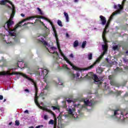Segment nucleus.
Masks as SVG:
<instances>
[{
	"mask_svg": "<svg viewBox=\"0 0 128 128\" xmlns=\"http://www.w3.org/2000/svg\"><path fill=\"white\" fill-rule=\"evenodd\" d=\"M78 2V0H74L75 2Z\"/></svg>",
	"mask_w": 128,
	"mask_h": 128,
	"instance_id": "49530a36",
	"label": "nucleus"
},
{
	"mask_svg": "<svg viewBox=\"0 0 128 128\" xmlns=\"http://www.w3.org/2000/svg\"><path fill=\"white\" fill-rule=\"evenodd\" d=\"M63 104H64V102H62Z\"/></svg>",
	"mask_w": 128,
	"mask_h": 128,
	"instance_id": "6e6d98bb",
	"label": "nucleus"
},
{
	"mask_svg": "<svg viewBox=\"0 0 128 128\" xmlns=\"http://www.w3.org/2000/svg\"><path fill=\"white\" fill-rule=\"evenodd\" d=\"M126 0H123V2H126Z\"/></svg>",
	"mask_w": 128,
	"mask_h": 128,
	"instance_id": "864d4df0",
	"label": "nucleus"
},
{
	"mask_svg": "<svg viewBox=\"0 0 128 128\" xmlns=\"http://www.w3.org/2000/svg\"><path fill=\"white\" fill-rule=\"evenodd\" d=\"M106 60L108 62V58H106Z\"/></svg>",
	"mask_w": 128,
	"mask_h": 128,
	"instance_id": "09e8293b",
	"label": "nucleus"
},
{
	"mask_svg": "<svg viewBox=\"0 0 128 128\" xmlns=\"http://www.w3.org/2000/svg\"><path fill=\"white\" fill-rule=\"evenodd\" d=\"M21 16H22V18H24V14H22Z\"/></svg>",
	"mask_w": 128,
	"mask_h": 128,
	"instance_id": "37998d69",
	"label": "nucleus"
},
{
	"mask_svg": "<svg viewBox=\"0 0 128 128\" xmlns=\"http://www.w3.org/2000/svg\"><path fill=\"white\" fill-rule=\"evenodd\" d=\"M100 18L101 20V24L104 26V24H106V18L102 16H100Z\"/></svg>",
	"mask_w": 128,
	"mask_h": 128,
	"instance_id": "ddd939ff",
	"label": "nucleus"
},
{
	"mask_svg": "<svg viewBox=\"0 0 128 128\" xmlns=\"http://www.w3.org/2000/svg\"><path fill=\"white\" fill-rule=\"evenodd\" d=\"M10 70H12V69H9L7 71H2L0 72V76H12V74H20V76H22L24 78H26V80H29V82H31L34 86V90H35V98H34V102L36 106L39 107L40 110H45L46 112H50V114H53V116L54 114V112L52 111L48 110V108H46V106H40V104H38V87L36 86V82L32 78H30L26 74H24V73L17 72H12V73H10Z\"/></svg>",
	"mask_w": 128,
	"mask_h": 128,
	"instance_id": "7ed1b4c3",
	"label": "nucleus"
},
{
	"mask_svg": "<svg viewBox=\"0 0 128 128\" xmlns=\"http://www.w3.org/2000/svg\"><path fill=\"white\" fill-rule=\"evenodd\" d=\"M58 24L60 26H62V21L60 20H58Z\"/></svg>",
	"mask_w": 128,
	"mask_h": 128,
	"instance_id": "a878e982",
	"label": "nucleus"
},
{
	"mask_svg": "<svg viewBox=\"0 0 128 128\" xmlns=\"http://www.w3.org/2000/svg\"><path fill=\"white\" fill-rule=\"evenodd\" d=\"M118 95L120 94V91H118Z\"/></svg>",
	"mask_w": 128,
	"mask_h": 128,
	"instance_id": "a18cd8bd",
	"label": "nucleus"
},
{
	"mask_svg": "<svg viewBox=\"0 0 128 128\" xmlns=\"http://www.w3.org/2000/svg\"><path fill=\"white\" fill-rule=\"evenodd\" d=\"M112 76H109L108 77L109 80H112Z\"/></svg>",
	"mask_w": 128,
	"mask_h": 128,
	"instance_id": "79ce46f5",
	"label": "nucleus"
},
{
	"mask_svg": "<svg viewBox=\"0 0 128 128\" xmlns=\"http://www.w3.org/2000/svg\"><path fill=\"white\" fill-rule=\"evenodd\" d=\"M58 128H64V124H58Z\"/></svg>",
	"mask_w": 128,
	"mask_h": 128,
	"instance_id": "bb28decb",
	"label": "nucleus"
},
{
	"mask_svg": "<svg viewBox=\"0 0 128 128\" xmlns=\"http://www.w3.org/2000/svg\"><path fill=\"white\" fill-rule=\"evenodd\" d=\"M66 38H70V36L68 35V33L66 34Z\"/></svg>",
	"mask_w": 128,
	"mask_h": 128,
	"instance_id": "58836bf2",
	"label": "nucleus"
},
{
	"mask_svg": "<svg viewBox=\"0 0 128 128\" xmlns=\"http://www.w3.org/2000/svg\"><path fill=\"white\" fill-rule=\"evenodd\" d=\"M48 124H54V128H56V124H57L56 118H54V120H50L48 122Z\"/></svg>",
	"mask_w": 128,
	"mask_h": 128,
	"instance_id": "4468645a",
	"label": "nucleus"
},
{
	"mask_svg": "<svg viewBox=\"0 0 128 128\" xmlns=\"http://www.w3.org/2000/svg\"><path fill=\"white\" fill-rule=\"evenodd\" d=\"M84 104L81 105L78 104H74V107L70 106L67 108L66 110L68 114H65L63 116L64 118H72L74 120L78 118V114L76 113V109L74 108H88V106H94L96 104V101L94 100H90L89 99H85L84 100Z\"/></svg>",
	"mask_w": 128,
	"mask_h": 128,
	"instance_id": "20e7f679",
	"label": "nucleus"
},
{
	"mask_svg": "<svg viewBox=\"0 0 128 128\" xmlns=\"http://www.w3.org/2000/svg\"><path fill=\"white\" fill-rule=\"evenodd\" d=\"M89 78H92L94 80V84H100L102 82L104 78H98L96 75L94 74L92 72H90L88 74Z\"/></svg>",
	"mask_w": 128,
	"mask_h": 128,
	"instance_id": "0eeeda50",
	"label": "nucleus"
},
{
	"mask_svg": "<svg viewBox=\"0 0 128 128\" xmlns=\"http://www.w3.org/2000/svg\"><path fill=\"white\" fill-rule=\"evenodd\" d=\"M56 127H54V128H56Z\"/></svg>",
	"mask_w": 128,
	"mask_h": 128,
	"instance_id": "4d7b16f0",
	"label": "nucleus"
},
{
	"mask_svg": "<svg viewBox=\"0 0 128 128\" xmlns=\"http://www.w3.org/2000/svg\"><path fill=\"white\" fill-rule=\"evenodd\" d=\"M6 100L4 99V102H6Z\"/></svg>",
	"mask_w": 128,
	"mask_h": 128,
	"instance_id": "603ef678",
	"label": "nucleus"
},
{
	"mask_svg": "<svg viewBox=\"0 0 128 128\" xmlns=\"http://www.w3.org/2000/svg\"><path fill=\"white\" fill-rule=\"evenodd\" d=\"M15 124H16V126H20V121H18V120H16V121L15 122Z\"/></svg>",
	"mask_w": 128,
	"mask_h": 128,
	"instance_id": "c85d7f7f",
	"label": "nucleus"
},
{
	"mask_svg": "<svg viewBox=\"0 0 128 128\" xmlns=\"http://www.w3.org/2000/svg\"><path fill=\"white\" fill-rule=\"evenodd\" d=\"M63 68L65 70H70V68H68V66L66 64H64L62 66Z\"/></svg>",
	"mask_w": 128,
	"mask_h": 128,
	"instance_id": "a211bd4d",
	"label": "nucleus"
},
{
	"mask_svg": "<svg viewBox=\"0 0 128 128\" xmlns=\"http://www.w3.org/2000/svg\"><path fill=\"white\" fill-rule=\"evenodd\" d=\"M48 50L50 54H54V55H53V56L54 58H58V52H56V48L51 47L50 49H48Z\"/></svg>",
	"mask_w": 128,
	"mask_h": 128,
	"instance_id": "9b49d317",
	"label": "nucleus"
},
{
	"mask_svg": "<svg viewBox=\"0 0 128 128\" xmlns=\"http://www.w3.org/2000/svg\"><path fill=\"white\" fill-rule=\"evenodd\" d=\"M30 24V22H28V23H25V24H24V26H26V24Z\"/></svg>",
	"mask_w": 128,
	"mask_h": 128,
	"instance_id": "de8ad7c7",
	"label": "nucleus"
},
{
	"mask_svg": "<svg viewBox=\"0 0 128 128\" xmlns=\"http://www.w3.org/2000/svg\"><path fill=\"white\" fill-rule=\"evenodd\" d=\"M86 41H84L83 42H82V48H84V47L86 46Z\"/></svg>",
	"mask_w": 128,
	"mask_h": 128,
	"instance_id": "b1692460",
	"label": "nucleus"
},
{
	"mask_svg": "<svg viewBox=\"0 0 128 128\" xmlns=\"http://www.w3.org/2000/svg\"><path fill=\"white\" fill-rule=\"evenodd\" d=\"M46 28L47 29L46 30V33H44L45 34H50V30H48L47 27H46Z\"/></svg>",
	"mask_w": 128,
	"mask_h": 128,
	"instance_id": "2f4dec72",
	"label": "nucleus"
},
{
	"mask_svg": "<svg viewBox=\"0 0 128 128\" xmlns=\"http://www.w3.org/2000/svg\"><path fill=\"white\" fill-rule=\"evenodd\" d=\"M3 38L4 40L6 42L8 46H13L14 44H16V42H18V39L16 38L14 39V42L10 41L8 36H4V38Z\"/></svg>",
	"mask_w": 128,
	"mask_h": 128,
	"instance_id": "9d476101",
	"label": "nucleus"
},
{
	"mask_svg": "<svg viewBox=\"0 0 128 128\" xmlns=\"http://www.w3.org/2000/svg\"><path fill=\"white\" fill-rule=\"evenodd\" d=\"M59 82L58 83V84H60V86H62V82H60V80H58Z\"/></svg>",
	"mask_w": 128,
	"mask_h": 128,
	"instance_id": "f704fd0d",
	"label": "nucleus"
},
{
	"mask_svg": "<svg viewBox=\"0 0 128 128\" xmlns=\"http://www.w3.org/2000/svg\"><path fill=\"white\" fill-rule=\"evenodd\" d=\"M66 102H67L68 104H70V102H72L74 101L72 100L70 98H68V99H66Z\"/></svg>",
	"mask_w": 128,
	"mask_h": 128,
	"instance_id": "393cba45",
	"label": "nucleus"
},
{
	"mask_svg": "<svg viewBox=\"0 0 128 128\" xmlns=\"http://www.w3.org/2000/svg\"><path fill=\"white\" fill-rule=\"evenodd\" d=\"M70 56L72 58H74V54H70Z\"/></svg>",
	"mask_w": 128,
	"mask_h": 128,
	"instance_id": "4c0bfd02",
	"label": "nucleus"
},
{
	"mask_svg": "<svg viewBox=\"0 0 128 128\" xmlns=\"http://www.w3.org/2000/svg\"><path fill=\"white\" fill-rule=\"evenodd\" d=\"M64 16L66 18V22H70V17L68 16V14L66 12H64Z\"/></svg>",
	"mask_w": 128,
	"mask_h": 128,
	"instance_id": "dca6fc26",
	"label": "nucleus"
},
{
	"mask_svg": "<svg viewBox=\"0 0 128 128\" xmlns=\"http://www.w3.org/2000/svg\"><path fill=\"white\" fill-rule=\"evenodd\" d=\"M48 71L46 69H44L42 68H38L35 71V74L37 76H42L44 77V80L45 84L43 86V90H42L41 94H40V96H46L48 94V84L46 81V78H48Z\"/></svg>",
	"mask_w": 128,
	"mask_h": 128,
	"instance_id": "39448f33",
	"label": "nucleus"
},
{
	"mask_svg": "<svg viewBox=\"0 0 128 128\" xmlns=\"http://www.w3.org/2000/svg\"><path fill=\"white\" fill-rule=\"evenodd\" d=\"M12 124V122H10L9 123V125L10 126V124Z\"/></svg>",
	"mask_w": 128,
	"mask_h": 128,
	"instance_id": "8fccbe9b",
	"label": "nucleus"
},
{
	"mask_svg": "<svg viewBox=\"0 0 128 128\" xmlns=\"http://www.w3.org/2000/svg\"><path fill=\"white\" fill-rule=\"evenodd\" d=\"M46 28L47 29L46 30V33H44L45 34H50V30H48L47 27H46Z\"/></svg>",
	"mask_w": 128,
	"mask_h": 128,
	"instance_id": "7c9ffc66",
	"label": "nucleus"
},
{
	"mask_svg": "<svg viewBox=\"0 0 128 128\" xmlns=\"http://www.w3.org/2000/svg\"><path fill=\"white\" fill-rule=\"evenodd\" d=\"M52 108L54 110H58V112H60V108L58 107H56V106H52Z\"/></svg>",
	"mask_w": 128,
	"mask_h": 128,
	"instance_id": "5701e85b",
	"label": "nucleus"
},
{
	"mask_svg": "<svg viewBox=\"0 0 128 128\" xmlns=\"http://www.w3.org/2000/svg\"><path fill=\"white\" fill-rule=\"evenodd\" d=\"M22 62V60H18V62L17 64L18 68H24V66H26V64H24Z\"/></svg>",
	"mask_w": 128,
	"mask_h": 128,
	"instance_id": "2eb2a0df",
	"label": "nucleus"
},
{
	"mask_svg": "<svg viewBox=\"0 0 128 128\" xmlns=\"http://www.w3.org/2000/svg\"><path fill=\"white\" fill-rule=\"evenodd\" d=\"M0 66H6V60H4V58H2V60H0Z\"/></svg>",
	"mask_w": 128,
	"mask_h": 128,
	"instance_id": "f3484780",
	"label": "nucleus"
},
{
	"mask_svg": "<svg viewBox=\"0 0 128 128\" xmlns=\"http://www.w3.org/2000/svg\"><path fill=\"white\" fill-rule=\"evenodd\" d=\"M92 54L89 53L88 54V60H92Z\"/></svg>",
	"mask_w": 128,
	"mask_h": 128,
	"instance_id": "412c9836",
	"label": "nucleus"
},
{
	"mask_svg": "<svg viewBox=\"0 0 128 128\" xmlns=\"http://www.w3.org/2000/svg\"><path fill=\"white\" fill-rule=\"evenodd\" d=\"M0 100H4V96L0 95Z\"/></svg>",
	"mask_w": 128,
	"mask_h": 128,
	"instance_id": "c9c22d12",
	"label": "nucleus"
},
{
	"mask_svg": "<svg viewBox=\"0 0 128 128\" xmlns=\"http://www.w3.org/2000/svg\"><path fill=\"white\" fill-rule=\"evenodd\" d=\"M6 2H8V4H10L12 6V13L10 15V18L4 24V28L5 30H6L8 32L9 34L11 36H16V32H18V28L22 26V22H26V20H32L33 18H44L42 16H32L28 17L27 18L19 22L18 24H16L14 26V28H12V25L14 24V21H12V18H14V10L16 9V8L14 7V5L12 4V2L10 1V0H0V4H1V6H4L6 4Z\"/></svg>",
	"mask_w": 128,
	"mask_h": 128,
	"instance_id": "f257e3e1",
	"label": "nucleus"
},
{
	"mask_svg": "<svg viewBox=\"0 0 128 128\" xmlns=\"http://www.w3.org/2000/svg\"><path fill=\"white\" fill-rule=\"evenodd\" d=\"M52 30H53L54 32V36H55L56 39V46H58V48L59 50V52L60 53V55L62 56V58H64V60H66V62L68 64H70V66H71L72 67V68L74 70H78V67L74 66V64H72V62H70V60H68V58H66L64 56V54L62 51V50H60V42H58V34L56 33V28H54V26H52Z\"/></svg>",
	"mask_w": 128,
	"mask_h": 128,
	"instance_id": "423d86ee",
	"label": "nucleus"
},
{
	"mask_svg": "<svg viewBox=\"0 0 128 128\" xmlns=\"http://www.w3.org/2000/svg\"><path fill=\"white\" fill-rule=\"evenodd\" d=\"M37 10H38L41 16H42L44 14V13L42 12V11L40 8H38Z\"/></svg>",
	"mask_w": 128,
	"mask_h": 128,
	"instance_id": "4be33fe9",
	"label": "nucleus"
},
{
	"mask_svg": "<svg viewBox=\"0 0 128 128\" xmlns=\"http://www.w3.org/2000/svg\"><path fill=\"white\" fill-rule=\"evenodd\" d=\"M46 20H48V22H50V24H51V26H52V22H50V20H48V19H46Z\"/></svg>",
	"mask_w": 128,
	"mask_h": 128,
	"instance_id": "473e14b6",
	"label": "nucleus"
},
{
	"mask_svg": "<svg viewBox=\"0 0 128 128\" xmlns=\"http://www.w3.org/2000/svg\"><path fill=\"white\" fill-rule=\"evenodd\" d=\"M114 118H116L117 120L122 121L124 120V114L122 112L121 110H116L114 112V115L113 116Z\"/></svg>",
	"mask_w": 128,
	"mask_h": 128,
	"instance_id": "6e6552de",
	"label": "nucleus"
},
{
	"mask_svg": "<svg viewBox=\"0 0 128 128\" xmlns=\"http://www.w3.org/2000/svg\"><path fill=\"white\" fill-rule=\"evenodd\" d=\"M41 24L44 26V22H42V21L40 22Z\"/></svg>",
	"mask_w": 128,
	"mask_h": 128,
	"instance_id": "c03bdc74",
	"label": "nucleus"
},
{
	"mask_svg": "<svg viewBox=\"0 0 128 128\" xmlns=\"http://www.w3.org/2000/svg\"><path fill=\"white\" fill-rule=\"evenodd\" d=\"M44 126L42 125H41V126H36V128H42Z\"/></svg>",
	"mask_w": 128,
	"mask_h": 128,
	"instance_id": "72a5a7b5",
	"label": "nucleus"
},
{
	"mask_svg": "<svg viewBox=\"0 0 128 128\" xmlns=\"http://www.w3.org/2000/svg\"><path fill=\"white\" fill-rule=\"evenodd\" d=\"M124 62H128V60H126V59H124Z\"/></svg>",
	"mask_w": 128,
	"mask_h": 128,
	"instance_id": "a19ab883",
	"label": "nucleus"
},
{
	"mask_svg": "<svg viewBox=\"0 0 128 128\" xmlns=\"http://www.w3.org/2000/svg\"><path fill=\"white\" fill-rule=\"evenodd\" d=\"M115 72H122V70H120V69L118 67L115 69Z\"/></svg>",
	"mask_w": 128,
	"mask_h": 128,
	"instance_id": "c756f323",
	"label": "nucleus"
},
{
	"mask_svg": "<svg viewBox=\"0 0 128 128\" xmlns=\"http://www.w3.org/2000/svg\"><path fill=\"white\" fill-rule=\"evenodd\" d=\"M112 49L114 50H118V46H113Z\"/></svg>",
	"mask_w": 128,
	"mask_h": 128,
	"instance_id": "cd10ccee",
	"label": "nucleus"
},
{
	"mask_svg": "<svg viewBox=\"0 0 128 128\" xmlns=\"http://www.w3.org/2000/svg\"><path fill=\"white\" fill-rule=\"evenodd\" d=\"M42 118L46 120H48V116L47 114H44V116H42Z\"/></svg>",
	"mask_w": 128,
	"mask_h": 128,
	"instance_id": "6ab92c4d",
	"label": "nucleus"
},
{
	"mask_svg": "<svg viewBox=\"0 0 128 128\" xmlns=\"http://www.w3.org/2000/svg\"><path fill=\"white\" fill-rule=\"evenodd\" d=\"M24 92H30V90L28 89L24 90Z\"/></svg>",
	"mask_w": 128,
	"mask_h": 128,
	"instance_id": "e433bc0d",
	"label": "nucleus"
},
{
	"mask_svg": "<svg viewBox=\"0 0 128 128\" xmlns=\"http://www.w3.org/2000/svg\"><path fill=\"white\" fill-rule=\"evenodd\" d=\"M114 8H117L118 10L114 12L110 17L102 34V40L104 44H106L105 45L104 44L102 45V50L104 51L103 53L100 56V57L97 58L96 62L92 65L86 68V70H90V68H94V66H96V64H98V62H100V60L102 58V57L104 56V54L106 52V50H108V45L106 44V37H104L106 34V28H108V26H110V22H112V18H114V16H116V14H120V12H121L120 10H122V5L120 4H118V6L114 5Z\"/></svg>",
	"mask_w": 128,
	"mask_h": 128,
	"instance_id": "f03ea898",
	"label": "nucleus"
},
{
	"mask_svg": "<svg viewBox=\"0 0 128 128\" xmlns=\"http://www.w3.org/2000/svg\"><path fill=\"white\" fill-rule=\"evenodd\" d=\"M24 113L25 114H28V110H25Z\"/></svg>",
	"mask_w": 128,
	"mask_h": 128,
	"instance_id": "ea45409f",
	"label": "nucleus"
},
{
	"mask_svg": "<svg viewBox=\"0 0 128 128\" xmlns=\"http://www.w3.org/2000/svg\"><path fill=\"white\" fill-rule=\"evenodd\" d=\"M29 128H34V126H32L29 127Z\"/></svg>",
	"mask_w": 128,
	"mask_h": 128,
	"instance_id": "3c124183",
	"label": "nucleus"
},
{
	"mask_svg": "<svg viewBox=\"0 0 128 128\" xmlns=\"http://www.w3.org/2000/svg\"><path fill=\"white\" fill-rule=\"evenodd\" d=\"M78 46V41L76 40L74 42V48H76V46Z\"/></svg>",
	"mask_w": 128,
	"mask_h": 128,
	"instance_id": "aec40b11",
	"label": "nucleus"
},
{
	"mask_svg": "<svg viewBox=\"0 0 128 128\" xmlns=\"http://www.w3.org/2000/svg\"><path fill=\"white\" fill-rule=\"evenodd\" d=\"M70 76L72 80H80V73L77 72L76 74H74L72 73L70 74Z\"/></svg>",
	"mask_w": 128,
	"mask_h": 128,
	"instance_id": "f8f14e48",
	"label": "nucleus"
},
{
	"mask_svg": "<svg viewBox=\"0 0 128 128\" xmlns=\"http://www.w3.org/2000/svg\"><path fill=\"white\" fill-rule=\"evenodd\" d=\"M48 36V33H46V34H40L37 36V40H38L39 42H42L44 46H48V42H46L44 39V38H46Z\"/></svg>",
	"mask_w": 128,
	"mask_h": 128,
	"instance_id": "1a4fd4ad",
	"label": "nucleus"
},
{
	"mask_svg": "<svg viewBox=\"0 0 128 128\" xmlns=\"http://www.w3.org/2000/svg\"><path fill=\"white\" fill-rule=\"evenodd\" d=\"M126 54H128V51L126 52Z\"/></svg>",
	"mask_w": 128,
	"mask_h": 128,
	"instance_id": "5fc2aeb1",
	"label": "nucleus"
}]
</instances>
